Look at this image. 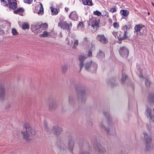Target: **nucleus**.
<instances>
[{
  "label": "nucleus",
  "instance_id": "nucleus-51",
  "mask_svg": "<svg viewBox=\"0 0 154 154\" xmlns=\"http://www.w3.org/2000/svg\"><path fill=\"white\" fill-rule=\"evenodd\" d=\"M4 33V31L0 28V35L3 34Z\"/></svg>",
  "mask_w": 154,
  "mask_h": 154
},
{
  "label": "nucleus",
  "instance_id": "nucleus-36",
  "mask_svg": "<svg viewBox=\"0 0 154 154\" xmlns=\"http://www.w3.org/2000/svg\"><path fill=\"white\" fill-rule=\"evenodd\" d=\"M78 45V40L77 39L74 40V42L73 44V48H75Z\"/></svg>",
  "mask_w": 154,
  "mask_h": 154
},
{
  "label": "nucleus",
  "instance_id": "nucleus-7",
  "mask_svg": "<svg viewBox=\"0 0 154 154\" xmlns=\"http://www.w3.org/2000/svg\"><path fill=\"white\" fill-rule=\"evenodd\" d=\"M145 114L151 122L154 123V115H152L151 110L150 109H146L145 112Z\"/></svg>",
  "mask_w": 154,
  "mask_h": 154
},
{
  "label": "nucleus",
  "instance_id": "nucleus-34",
  "mask_svg": "<svg viewBox=\"0 0 154 154\" xmlns=\"http://www.w3.org/2000/svg\"><path fill=\"white\" fill-rule=\"evenodd\" d=\"M68 67L66 65H64L62 66V71L63 73L66 72L67 69Z\"/></svg>",
  "mask_w": 154,
  "mask_h": 154
},
{
  "label": "nucleus",
  "instance_id": "nucleus-18",
  "mask_svg": "<svg viewBox=\"0 0 154 154\" xmlns=\"http://www.w3.org/2000/svg\"><path fill=\"white\" fill-rule=\"evenodd\" d=\"M147 100L149 102L154 103V93L151 92L149 94Z\"/></svg>",
  "mask_w": 154,
  "mask_h": 154
},
{
  "label": "nucleus",
  "instance_id": "nucleus-45",
  "mask_svg": "<svg viewBox=\"0 0 154 154\" xmlns=\"http://www.w3.org/2000/svg\"><path fill=\"white\" fill-rule=\"evenodd\" d=\"M79 154H89V153L88 152L85 151L84 150H81L80 151Z\"/></svg>",
  "mask_w": 154,
  "mask_h": 154
},
{
  "label": "nucleus",
  "instance_id": "nucleus-58",
  "mask_svg": "<svg viewBox=\"0 0 154 154\" xmlns=\"http://www.w3.org/2000/svg\"><path fill=\"white\" fill-rule=\"evenodd\" d=\"M42 32V31L41 30V31H40V32Z\"/></svg>",
  "mask_w": 154,
  "mask_h": 154
},
{
  "label": "nucleus",
  "instance_id": "nucleus-21",
  "mask_svg": "<svg viewBox=\"0 0 154 154\" xmlns=\"http://www.w3.org/2000/svg\"><path fill=\"white\" fill-rule=\"evenodd\" d=\"M50 9L52 12V15H56L60 11L59 9H57L53 7H51Z\"/></svg>",
  "mask_w": 154,
  "mask_h": 154
},
{
  "label": "nucleus",
  "instance_id": "nucleus-55",
  "mask_svg": "<svg viewBox=\"0 0 154 154\" xmlns=\"http://www.w3.org/2000/svg\"><path fill=\"white\" fill-rule=\"evenodd\" d=\"M152 5L154 6V3L153 2H152Z\"/></svg>",
  "mask_w": 154,
  "mask_h": 154
},
{
  "label": "nucleus",
  "instance_id": "nucleus-3",
  "mask_svg": "<svg viewBox=\"0 0 154 154\" xmlns=\"http://www.w3.org/2000/svg\"><path fill=\"white\" fill-rule=\"evenodd\" d=\"M23 130L24 131H22L21 132L23 138L26 139L27 141L31 142L32 140L29 137L35 135V131L32 129L30 125L27 123L24 125Z\"/></svg>",
  "mask_w": 154,
  "mask_h": 154
},
{
  "label": "nucleus",
  "instance_id": "nucleus-49",
  "mask_svg": "<svg viewBox=\"0 0 154 154\" xmlns=\"http://www.w3.org/2000/svg\"><path fill=\"white\" fill-rule=\"evenodd\" d=\"M78 26L83 27L84 26V24L82 22H80L78 24Z\"/></svg>",
  "mask_w": 154,
  "mask_h": 154
},
{
  "label": "nucleus",
  "instance_id": "nucleus-39",
  "mask_svg": "<svg viewBox=\"0 0 154 154\" xmlns=\"http://www.w3.org/2000/svg\"><path fill=\"white\" fill-rule=\"evenodd\" d=\"M97 56L98 57H104V54L103 52L101 51H100L99 53L97 54Z\"/></svg>",
  "mask_w": 154,
  "mask_h": 154
},
{
  "label": "nucleus",
  "instance_id": "nucleus-11",
  "mask_svg": "<svg viewBox=\"0 0 154 154\" xmlns=\"http://www.w3.org/2000/svg\"><path fill=\"white\" fill-rule=\"evenodd\" d=\"M97 40L103 44H106L108 42L107 38L103 34L97 35Z\"/></svg>",
  "mask_w": 154,
  "mask_h": 154
},
{
  "label": "nucleus",
  "instance_id": "nucleus-25",
  "mask_svg": "<svg viewBox=\"0 0 154 154\" xmlns=\"http://www.w3.org/2000/svg\"><path fill=\"white\" fill-rule=\"evenodd\" d=\"M120 14L123 16L127 17L129 14V11L127 10H121L120 11Z\"/></svg>",
  "mask_w": 154,
  "mask_h": 154
},
{
  "label": "nucleus",
  "instance_id": "nucleus-17",
  "mask_svg": "<svg viewBox=\"0 0 154 154\" xmlns=\"http://www.w3.org/2000/svg\"><path fill=\"white\" fill-rule=\"evenodd\" d=\"M146 147L144 149V150L146 152H149L152 150L153 147L151 144V142L145 143Z\"/></svg>",
  "mask_w": 154,
  "mask_h": 154
},
{
  "label": "nucleus",
  "instance_id": "nucleus-56",
  "mask_svg": "<svg viewBox=\"0 0 154 154\" xmlns=\"http://www.w3.org/2000/svg\"><path fill=\"white\" fill-rule=\"evenodd\" d=\"M148 13L149 15L150 14L149 13V12Z\"/></svg>",
  "mask_w": 154,
  "mask_h": 154
},
{
  "label": "nucleus",
  "instance_id": "nucleus-15",
  "mask_svg": "<svg viewBox=\"0 0 154 154\" xmlns=\"http://www.w3.org/2000/svg\"><path fill=\"white\" fill-rule=\"evenodd\" d=\"M144 135V139L145 140V143L148 142H152V139L151 136L146 132L143 133Z\"/></svg>",
  "mask_w": 154,
  "mask_h": 154
},
{
  "label": "nucleus",
  "instance_id": "nucleus-26",
  "mask_svg": "<svg viewBox=\"0 0 154 154\" xmlns=\"http://www.w3.org/2000/svg\"><path fill=\"white\" fill-rule=\"evenodd\" d=\"M22 28L23 30L29 29V24L26 23H24L22 26Z\"/></svg>",
  "mask_w": 154,
  "mask_h": 154
},
{
  "label": "nucleus",
  "instance_id": "nucleus-10",
  "mask_svg": "<svg viewBox=\"0 0 154 154\" xmlns=\"http://www.w3.org/2000/svg\"><path fill=\"white\" fill-rule=\"evenodd\" d=\"M89 22L91 24L92 27L93 28H97L99 26V23L100 20L95 17L91 18Z\"/></svg>",
  "mask_w": 154,
  "mask_h": 154
},
{
  "label": "nucleus",
  "instance_id": "nucleus-38",
  "mask_svg": "<svg viewBox=\"0 0 154 154\" xmlns=\"http://www.w3.org/2000/svg\"><path fill=\"white\" fill-rule=\"evenodd\" d=\"M93 14L94 15L99 16L101 15V13L100 11L97 10L94 12Z\"/></svg>",
  "mask_w": 154,
  "mask_h": 154
},
{
  "label": "nucleus",
  "instance_id": "nucleus-1",
  "mask_svg": "<svg viewBox=\"0 0 154 154\" xmlns=\"http://www.w3.org/2000/svg\"><path fill=\"white\" fill-rule=\"evenodd\" d=\"M67 141V149L70 152H72L75 146V141L72 137L69 135L66 137L59 144V147L61 152L65 153L67 152L66 144Z\"/></svg>",
  "mask_w": 154,
  "mask_h": 154
},
{
  "label": "nucleus",
  "instance_id": "nucleus-23",
  "mask_svg": "<svg viewBox=\"0 0 154 154\" xmlns=\"http://www.w3.org/2000/svg\"><path fill=\"white\" fill-rule=\"evenodd\" d=\"M83 4L85 5L91 6L93 5L92 0H82Z\"/></svg>",
  "mask_w": 154,
  "mask_h": 154
},
{
  "label": "nucleus",
  "instance_id": "nucleus-19",
  "mask_svg": "<svg viewBox=\"0 0 154 154\" xmlns=\"http://www.w3.org/2000/svg\"><path fill=\"white\" fill-rule=\"evenodd\" d=\"M58 107V104L57 103L55 102H52L49 104V109L54 110L56 109Z\"/></svg>",
  "mask_w": 154,
  "mask_h": 154
},
{
  "label": "nucleus",
  "instance_id": "nucleus-6",
  "mask_svg": "<svg viewBox=\"0 0 154 154\" xmlns=\"http://www.w3.org/2000/svg\"><path fill=\"white\" fill-rule=\"evenodd\" d=\"M58 26L63 29H67L69 30L71 29L72 25L71 23H67L65 21H60L58 24Z\"/></svg>",
  "mask_w": 154,
  "mask_h": 154
},
{
  "label": "nucleus",
  "instance_id": "nucleus-20",
  "mask_svg": "<svg viewBox=\"0 0 154 154\" xmlns=\"http://www.w3.org/2000/svg\"><path fill=\"white\" fill-rule=\"evenodd\" d=\"M69 17L73 20H76L77 19L78 16L75 12H72L70 15Z\"/></svg>",
  "mask_w": 154,
  "mask_h": 154
},
{
  "label": "nucleus",
  "instance_id": "nucleus-52",
  "mask_svg": "<svg viewBox=\"0 0 154 154\" xmlns=\"http://www.w3.org/2000/svg\"><path fill=\"white\" fill-rule=\"evenodd\" d=\"M112 34L114 35L115 36H116V35H117V33L116 32H112Z\"/></svg>",
  "mask_w": 154,
  "mask_h": 154
},
{
  "label": "nucleus",
  "instance_id": "nucleus-31",
  "mask_svg": "<svg viewBox=\"0 0 154 154\" xmlns=\"http://www.w3.org/2000/svg\"><path fill=\"white\" fill-rule=\"evenodd\" d=\"M41 28H42V30H45L48 28V25L46 23H41Z\"/></svg>",
  "mask_w": 154,
  "mask_h": 154
},
{
  "label": "nucleus",
  "instance_id": "nucleus-37",
  "mask_svg": "<svg viewBox=\"0 0 154 154\" xmlns=\"http://www.w3.org/2000/svg\"><path fill=\"white\" fill-rule=\"evenodd\" d=\"M41 23H37L35 26V28L36 30L41 29Z\"/></svg>",
  "mask_w": 154,
  "mask_h": 154
},
{
  "label": "nucleus",
  "instance_id": "nucleus-24",
  "mask_svg": "<svg viewBox=\"0 0 154 154\" xmlns=\"http://www.w3.org/2000/svg\"><path fill=\"white\" fill-rule=\"evenodd\" d=\"M24 11V9L23 8H20L14 11V13L15 14H19L21 15L22 12Z\"/></svg>",
  "mask_w": 154,
  "mask_h": 154
},
{
  "label": "nucleus",
  "instance_id": "nucleus-28",
  "mask_svg": "<svg viewBox=\"0 0 154 154\" xmlns=\"http://www.w3.org/2000/svg\"><path fill=\"white\" fill-rule=\"evenodd\" d=\"M44 13V9L41 3H40V7L39 8V11L37 12L38 15H42Z\"/></svg>",
  "mask_w": 154,
  "mask_h": 154
},
{
  "label": "nucleus",
  "instance_id": "nucleus-35",
  "mask_svg": "<svg viewBox=\"0 0 154 154\" xmlns=\"http://www.w3.org/2000/svg\"><path fill=\"white\" fill-rule=\"evenodd\" d=\"M95 49V46H92L91 49L88 51V56L89 57L91 56L92 55V51L94 50Z\"/></svg>",
  "mask_w": 154,
  "mask_h": 154
},
{
  "label": "nucleus",
  "instance_id": "nucleus-2",
  "mask_svg": "<svg viewBox=\"0 0 154 154\" xmlns=\"http://www.w3.org/2000/svg\"><path fill=\"white\" fill-rule=\"evenodd\" d=\"M77 93H78L76 96L71 95L69 97V102L72 103L75 101L76 99H78L79 101L82 103H84L86 101V94L85 90L83 88H80L77 89Z\"/></svg>",
  "mask_w": 154,
  "mask_h": 154
},
{
  "label": "nucleus",
  "instance_id": "nucleus-50",
  "mask_svg": "<svg viewBox=\"0 0 154 154\" xmlns=\"http://www.w3.org/2000/svg\"><path fill=\"white\" fill-rule=\"evenodd\" d=\"M105 12L106 13L103 15V16H106V17H108L109 16V13L107 12H106L105 11Z\"/></svg>",
  "mask_w": 154,
  "mask_h": 154
},
{
  "label": "nucleus",
  "instance_id": "nucleus-5",
  "mask_svg": "<svg viewBox=\"0 0 154 154\" xmlns=\"http://www.w3.org/2000/svg\"><path fill=\"white\" fill-rule=\"evenodd\" d=\"M97 68V66L96 63L90 62L87 63L85 66V69L86 70H88L90 69L91 70H94L93 72H96Z\"/></svg>",
  "mask_w": 154,
  "mask_h": 154
},
{
  "label": "nucleus",
  "instance_id": "nucleus-8",
  "mask_svg": "<svg viewBox=\"0 0 154 154\" xmlns=\"http://www.w3.org/2000/svg\"><path fill=\"white\" fill-rule=\"evenodd\" d=\"M119 52L122 57L127 58L128 55L129 51L126 47H122L120 48Z\"/></svg>",
  "mask_w": 154,
  "mask_h": 154
},
{
  "label": "nucleus",
  "instance_id": "nucleus-32",
  "mask_svg": "<svg viewBox=\"0 0 154 154\" xmlns=\"http://www.w3.org/2000/svg\"><path fill=\"white\" fill-rule=\"evenodd\" d=\"M86 56L84 55H80L79 57V60L80 62H83V61L87 58Z\"/></svg>",
  "mask_w": 154,
  "mask_h": 154
},
{
  "label": "nucleus",
  "instance_id": "nucleus-40",
  "mask_svg": "<svg viewBox=\"0 0 154 154\" xmlns=\"http://www.w3.org/2000/svg\"><path fill=\"white\" fill-rule=\"evenodd\" d=\"M127 77V76L125 74H122V82H124L126 80V78Z\"/></svg>",
  "mask_w": 154,
  "mask_h": 154
},
{
  "label": "nucleus",
  "instance_id": "nucleus-29",
  "mask_svg": "<svg viewBox=\"0 0 154 154\" xmlns=\"http://www.w3.org/2000/svg\"><path fill=\"white\" fill-rule=\"evenodd\" d=\"M115 81L114 78L112 79L109 80V84L111 86H115L117 85V83H115Z\"/></svg>",
  "mask_w": 154,
  "mask_h": 154
},
{
  "label": "nucleus",
  "instance_id": "nucleus-41",
  "mask_svg": "<svg viewBox=\"0 0 154 154\" xmlns=\"http://www.w3.org/2000/svg\"><path fill=\"white\" fill-rule=\"evenodd\" d=\"M113 27L116 29H118L119 26V23L117 22H114L113 24Z\"/></svg>",
  "mask_w": 154,
  "mask_h": 154
},
{
  "label": "nucleus",
  "instance_id": "nucleus-16",
  "mask_svg": "<svg viewBox=\"0 0 154 154\" xmlns=\"http://www.w3.org/2000/svg\"><path fill=\"white\" fill-rule=\"evenodd\" d=\"M10 8L15 9L17 7V4L16 0H11L9 4Z\"/></svg>",
  "mask_w": 154,
  "mask_h": 154
},
{
  "label": "nucleus",
  "instance_id": "nucleus-9",
  "mask_svg": "<svg viewBox=\"0 0 154 154\" xmlns=\"http://www.w3.org/2000/svg\"><path fill=\"white\" fill-rule=\"evenodd\" d=\"M126 32L122 31H119L117 32V37L119 40H123L129 38L128 36L127 35Z\"/></svg>",
  "mask_w": 154,
  "mask_h": 154
},
{
  "label": "nucleus",
  "instance_id": "nucleus-54",
  "mask_svg": "<svg viewBox=\"0 0 154 154\" xmlns=\"http://www.w3.org/2000/svg\"><path fill=\"white\" fill-rule=\"evenodd\" d=\"M65 10L66 11H67L69 10V8H67L66 7L65 8Z\"/></svg>",
  "mask_w": 154,
  "mask_h": 154
},
{
  "label": "nucleus",
  "instance_id": "nucleus-57",
  "mask_svg": "<svg viewBox=\"0 0 154 154\" xmlns=\"http://www.w3.org/2000/svg\"><path fill=\"white\" fill-rule=\"evenodd\" d=\"M153 112H154V108H153Z\"/></svg>",
  "mask_w": 154,
  "mask_h": 154
},
{
  "label": "nucleus",
  "instance_id": "nucleus-4",
  "mask_svg": "<svg viewBox=\"0 0 154 154\" xmlns=\"http://www.w3.org/2000/svg\"><path fill=\"white\" fill-rule=\"evenodd\" d=\"M100 127L108 134H113L115 133V128L112 124L109 122H103L100 124Z\"/></svg>",
  "mask_w": 154,
  "mask_h": 154
},
{
  "label": "nucleus",
  "instance_id": "nucleus-14",
  "mask_svg": "<svg viewBox=\"0 0 154 154\" xmlns=\"http://www.w3.org/2000/svg\"><path fill=\"white\" fill-rule=\"evenodd\" d=\"M96 150L99 153L104 154L106 152V149L100 144H98L95 146Z\"/></svg>",
  "mask_w": 154,
  "mask_h": 154
},
{
  "label": "nucleus",
  "instance_id": "nucleus-30",
  "mask_svg": "<svg viewBox=\"0 0 154 154\" xmlns=\"http://www.w3.org/2000/svg\"><path fill=\"white\" fill-rule=\"evenodd\" d=\"M10 1L9 0H1L2 5L4 6H7L9 4Z\"/></svg>",
  "mask_w": 154,
  "mask_h": 154
},
{
  "label": "nucleus",
  "instance_id": "nucleus-33",
  "mask_svg": "<svg viewBox=\"0 0 154 154\" xmlns=\"http://www.w3.org/2000/svg\"><path fill=\"white\" fill-rule=\"evenodd\" d=\"M11 33L14 35H16L18 34V32L15 29L13 28L11 29Z\"/></svg>",
  "mask_w": 154,
  "mask_h": 154
},
{
  "label": "nucleus",
  "instance_id": "nucleus-22",
  "mask_svg": "<svg viewBox=\"0 0 154 154\" xmlns=\"http://www.w3.org/2000/svg\"><path fill=\"white\" fill-rule=\"evenodd\" d=\"M144 26L142 24H139L136 25L134 27L135 30L137 32H140L142 28L144 27Z\"/></svg>",
  "mask_w": 154,
  "mask_h": 154
},
{
  "label": "nucleus",
  "instance_id": "nucleus-47",
  "mask_svg": "<svg viewBox=\"0 0 154 154\" xmlns=\"http://www.w3.org/2000/svg\"><path fill=\"white\" fill-rule=\"evenodd\" d=\"M84 66V63L83 62H80L79 63V67H80V70H81V69H82Z\"/></svg>",
  "mask_w": 154,
  "mask_h": 154
},
{
  "label": "nucleus",
  "instance_id": "nucleus-46",
  "mask_svg": "<svg viewBox=\"0 0 154 154\" xmlns=\"http://www.w3.org/2000/svg\"><path fill=\"white\" fill-rule=\"evenodd\" d=\"M33 0H24L25 3L28 4H30L32 2Z\"/></svg>",
  "mask_w": 154,
  "mask_h": 154
},
{
  "label": "nucleus",
  "instance_id": "nucleus-59",
  "mask_svg": "<svg viewBox=\"0 0 154 154\" xmlns=\"http://www.w3.org/2000/svg\"><path fill=\"white\" fill-rule=\"evenodd\" d=\"M34 1H35L36 0H34Z\"/></svg>",
  "mask_w": 154,
  "mask_h": 154
},
{
  "label": "nucleus",
  "instance_id": "nucleus-13",
  "mask_svg": "<svg viewBox=\"0 0 154 154\" xmlns=\"http://www.w3.org/2000/svg\"><path fill=\"white\" fill-rule=\"evenodd\" d=\"M5 88L3 85L0 86V100H5Z\"/></svg>",
  "mask_w": 154,
  "mask_h": 154
},
{
  "label": "nucleus",
  "instance_id": "nucleus-53",
  "mask_svg": "<svg viewBox=\"0 0 154 154\" xmlns=\"http://www.w3.org/2000/svg\"><path fill=\"white\" fill-rule=\"evenodd\" d=\"M139 77H140V78H143V75L142 74H140V75H139Z\"/></svg>",
  "mask_w": 154,
  "mask_h": 154
},
{
  "label": "nucleus",
  "instance_id": "nucleus-48",
  "mask_svg": "<svg viewBox=\"0 0 154 154\" xmlns=\"http://www.w3.org/2000/svg\"><path fill=\"white\" fill-rule=\"evenodd\" d=\"M73 40L72 39H69V40L68 41L67 44L68 45H72L73 44Z\"/></svg>",
  "mask_w": 154,
  "mask_h": 154
},
{
  "label": "nucleus",
  "instance_id": "nucleus-12",
  "mask_svg": "<svg viewBox=\"0 0 154 154\" xmlns=\"http://www.w3.org/2000/svg\"><path fill=\"white\" fill-rule=\"evenodd\" d=\"M62 131V128L58 126H54L52 129L51 131L56 135L60 134Z\"/></svg>",
  "mask_w": 154,
  "mask_h": 154
},
{
  "label": "nucleus",
  "instance_id": "nucleus-43",
  "mask_svg": "<svg viewBox=\"0 0 154 154\" xmlns=\"http://www.w3.org/2000/svg\"><path fill=\"white\" fill-rule=\"evenodd\" d=\"M116 6H115L114 7V8H110V9L109 11L110 12H112V13L115 12L116 11Z\"/></svg>",
  "mask_w": 154,
  "mask_h": 154
},
{
  "label": "nucleus",
  "instance_id": "nucleus-27",
  "mask_svg": "<svg viewBox=\"0 0 154 154\" xmlns=\"http://www.w3.org/2000/svg\"><path fill=\"white\" fill-rule=\"evenodd\" d=\"M50 32L45 31L43 32V33L40 35V37H45L48 36L50 35Z\"/></svg>",
  "mask_w": 154,
  "mask_h": 154
},
{
  "label": "nucleus",
  "instance_id": "nucleus-42",
  "mask_svg": "<svg viewBox=\"0 0 154 154\" xmlns=\"http://www.w3.org/2000/svg\"><path fill=\"white\" fill-rule=\"evenodd\" d=\"M145 84L146 86H149L150 84V81L148 79H146L145 80Z\"/></svg>",
  "mask_w": 154,
  "mask_h": 154
},
{
  "label": "nucleus",
  "instance_id": "nucleus-44",
  "mask_svg": "<svg viewBox=\"0 0 154 154\" xmlns=\"http://www.w3.org/2000/svg\"><path fill=\"white\" fill-rule=\"evenodd\" d=\"M127 27L126 25L124 26L122 28V31L123 32H125L127 33Z\"/></svg>",
  "mask_w": 154,
  "mask_h": 154
}]
</instances>
